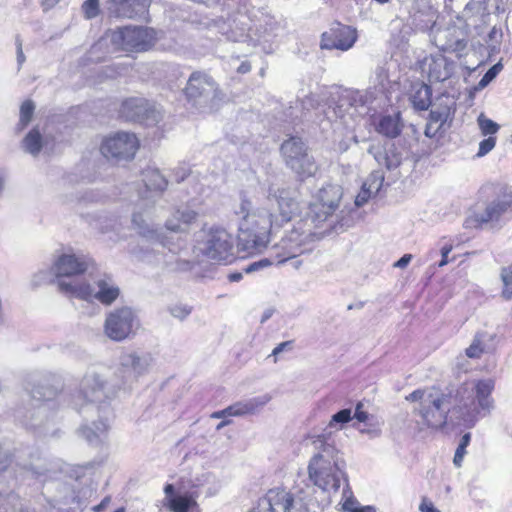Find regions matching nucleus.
Segmentation results:
<instances>
[{"label": "nucleus", "mask_w": 512, "mask_h": 512, "mask_svg": "<svg viewBox=\"0 0 512 512\" xmlns=\"http://www.w3.org/2000/svg\"><path fill=\"white\" fill-rule=\"evenodd\" d=\"M267 200L276 207L254 209L245 195L233 207L238 224V243L247 253L262 252L267 247L270 232L289 223L300 212V203L289 188L271 186Z\"/></svg>", "instance_id": "f257e3e1"}, {"label": "nucleus", "mask_w": 512, "mask_h": 512, "mask_svg": "<svg viewBox=\"0 0 512 512\" xmlns=\"http://www.w3.org/2000/svg\"><path fill=\"white\" fill-rule=\"evenodd\" d=\"M342 195V188L337 184H327L319 189L305 214L285 230L280 243L275 246L280 261L297 258L314 249L325 234L323 224L333 217Z\"/></svg>", "instance_id": "f03ea898"}, {"label": "nucleus", "mask_w": 512, "mask_h": 512, "mask_svg": "<svg viewBox=\"0 0 512 512\" xmlns=\"http://www.w3.org/2000/svg\"><path fill=\"white\" fill-rule=\"evenodd\" d=\"M108 398L107 382L105 378L95 372L89 371L82 378L79 390L72 395L71 405L79 413H97L99 421H93L91 425L84 424L78 429V435L91 445L100 444L107 435L109 429L106 414L108 406L104 404Z\"/></svg>", "instance_id": "7ed1b4c3"}, {"label": "nucleus", "mask_w": 512, "mask_h": 512, "mask_svg": "<svg viewBox=\"0 0 512 512\" xmlns=\"http://www.w3.org/2000/svg\"><path fill=\"white\" fill-rule=\"evenodd\" d=\"M333 98V105L324 110L325 118L331 123L342 124L347 130L352 131L357 117L376 113L388 105V99L383 86L370 87L366 90L351 88L340 89Z\"/></svg>", "instance_id": "20e7f679"}, {"label": "nucleus", "mask_w": 512, "mask_h": 512, "mask_svg": "<svg viewBox=\"0 0 512 512\" xmlns=\"http://www.w3.org/2000/svg\"><path fill=\"white\" fill-rule=\"evenodd\" d=\"M314 454L308 464L310 482L324 492H337L347 483L346 462L337 448L324 435L313 438Z\"/></svg>", "instance_id": "39448f33"}, {"label": "nucleus", "mask_w": 512, "mask_h": 512, "mask_svg": "<svg viewBox=\"0 0 512 512\" xmlns=\"http://www.w3.org/2000/svg\"><path fill=\"white\" fill-rule=\"evenodd\" d=\"M132 226L138 235L148 242L157 245V256L155 262L169 267L171 271L186 272L190 271L194 263L187 259L176 257L177 248L174 244H170L168 239L163 235L158 225L149 223L141 212H134L132 215Z\"/></svg>", "instance_id": "423d86ee"}, {"label": "nucleus", "mask_w": 512, "mask_h": 512, "mask_svg": "<svg viewBox=\"0 0 512 512\" xmlns=\"http://www.w3.org/2000/svg\"><path fill=\"white\" fill-rule=\"evenodd\" d=\"M32 381L33 383L38 382V385L33 386L29 391L35 403H32L29 407L19 409L17 418L27 428L39 429L47 420L51 401L57 396L60 383L54 376L39 378L38 375H33Z\"/></svg>", "instance_id": "0eeeda50"}, {"label": "nucleus", "mask_w": 512, "mask_h": 512, "mask_svg": "<svg viewBox=\"0 0 512 512\" xmlns=\"http://www.w3.org/2000/svg\"><path fill=\"white\" fill-rule=\"evenodd\" d=\"M409 100L416 110H427L432 106L429 123L425 132L427 136H430L431 130H434L435 133L443 128V126L451 120L455 111L456 102L452 96L447 94H442L437 101L432 104L431 89L422 82L412 84Z\"/></svg>", "instance_id": "6e6552de"}, {"label": "nucleus", "mask_w": 512, "mask_h": 512, "mask_svg": "<svg viewBox=\"0 0 512 512\" xmlns=\"http://www.w3.org/2000/svg\"><path fill=\"white\" fill-rule=\"evenodd\" d=\"M406 400L419 402L415 411L420 416L423 425L431 429H441L447 423L451 409V397L437 389H417L410 393Z\"/></svg>", "instance_id": "1a4fd4ad"}, {"label": "nucleus", "mask_w": 512, "mask_h": 512, "mask_svg": "<svg viewBox=\"0 0 512 512\" xmlns=\"http://www.w3.org/2000/svg\"><path fill=\"white\" fill-rule=\"evenodd\" d=\"M59 290L74 298L87 302L97 300L103 305H111L120 295V289L111 277L104 276L94 281L93 285L88 282L63 281L59 282Z\"/></svg>", "instance_id": "9d476101"}, {"label": "nucleus", "mask_w": 512, "mask_h": 512, "mask_svg": "<svg viewBox=\"0 0 512 512\" xmlns=\"http://www.w3.org/2000/svg\"><path fill=\"white\" fill-rule=\"evenodd\" d=\"M196 249L206 258L219 263H231L234 258L233 237L227 230L212 227L197 241Z\"/></svg>", "instance_id": "9b49d317"}, {"label": "nucleus", "mask_w": 512, "mask_h": 512, "mask_svg": "<svg viewBox=\"0 0 512 512\" xmlns=\"http://www.w3.org/2000/svg\"><path fill=\"white\" fill-rule=\"evenodd\" d=\"M281 153L286 165L304 180L316 174L318 166L307 152V146L299 137H290L281 145Z\"/></svg>", "instance_id": "f8f14e48"}, {"label": "nucleus", "mask_w": 512, "mask_h": 512, "mask_svg": "<svg viewBox=\"0 0 512 512\" xmlns=\"http://www.w3.org/2000/svg\"><path fill=\"white\" fill-rule=\"evenodd\" d=\"M140 327L137 313L128 306L115 308L105 318L104 334L112 341L122 342L133 336Z\"/></svg>", "instance_id": "ddd939ff"}, {"label": "nucleus", "mask_w": 512, "mask_h": 512, "mask_svg": "<svg viewBox=\"0 0 512 512\" xmlns=\"http://www.w3.org/2000/svg\"><path fill=\"white\" fill-rule=\"evenodd\" d=\"M155 39V31L147 27L126 26L110 34V41L116 48L131 52L148 50Z\"/></svg>", "instance_id": "4468645a"}, {"label": "nucleus", "mask_w": 512, "mask_h": 512, "mask_svg": "<svg viewBox=\"0 0 512 512\" xmlns=\"http://www.w3.org/2000/svg\"><path fill=\"white\" fill-rule=\"evenodd\" d=\"M119 113L127 121L145 125H154L162 118L160 108L142 97H132L123 101Z\"/></svg>", "instance_id": "2eb2a0df"}, {"label": "nucleus", "mask_w": 512, "mask_h": 512, "mask_svg": "<svg viewBox=\"0 0 512 512\" xmlns=\"http://www.w3.org/2000/svg\"><path fill=\"white\" fill-rule=\"evenodd\" d=\"M138 148L139 140L135 134L117 132L103 140L100 150L108 159L130 160L135 156Z\"/></svg>", "instance_id": "dca6fc26"}, {"label": "nucleus", "mask_w": 512, "mask_h": 512, "mask_svg": "<svg viewBox=\"0 0 512 512\" xmlns=\"http://www.w3.org/2000/svg\"><path fill=\"white\" fill-rule=\"evenodd\" d=\"M153 362V357L148 352L130 351L124 352L119 357L118 373L123 384L132 383L138 377L148 372Z\"/></svg>", "instance_id": "f3484780"}, {"label": "nucleus", "mask_w": 512, "mask_h": 512, "mask_svg": "<svg viewBox=\"0 0 512 512\" xmlns=\"http://www.w3.org/2000/svg\"><path fill=\"white\" fill-rule=\"evenodd\" d=\"M88 258L83 255L62 254L51 267V272L56 277L57 285L63 281L85 282V280L74 279L73 276L84 273L88 268Z\"/></svg>", "instance_id": "a211bd4d"}, {"label": "nucleus", "mask_w": 512, "mask_h": 512, "mask_svg": "<svg viewBox=\"0 0 512 512\" xmlns=\"http://www.w3.org/2000/svg\"><path fill=\"white\" fill-rule=\"evenodd\" d=\"M432 41L441 51L458 53L464 51L467 45L466 31L456 25L446 28H437L436 24L431 29Z\"/></svg>", "instance_id": "6ab92c4d"}, {"label": "nucleus", "mask_w": 512, "mask_h": 512, "mask_svg": "<svg viewBox=\"0 0 512 512\" xmlns=\"http://www.w3.org/2000/svg\"><path fill=\"white\" fill-rule=\"evenodd\" d=\"M217 87L213 79L205 73L194 72L185 88L187 99L195 106H202L216 95Z\"/></svg>", "instance_id": "aec40b11"}, {"label": "nucleus", "mask_w": 512, "mask_h": 512, "mask_svg": "<svg viewBox=\"0 0 512 512\" xmlns=\"http://www.w3.org/2000/svg\"><path fill=\"white\" fill-rule=\"evenodd\" d=\"M357 40V31L351 26L335 23L322 34L321 48L349 50Z\"/></svg>", "instance_id": "412c9836"}, {"label": "nucleus", "mask_w": 512, "mask_h": 512, "mask_svg": "<svg viewBox=\"0 0 512 512\" xmlns=\"http://www.w3.org/2000/svg\"><path fill=\"white\" fill-rule=\"evenodd\" d=\"M512 212V188H504L496 199L487 203L482 213V226L489 225L491 229L501 227V216Z\"/></svg>", "instance_id": "4be33fe9"}, {"label": "nucleus", "mask_w": 512, "mask_h": 512, "mask_svg": "<svg viewBox=\"0 0 512 512\" xmlns=\"http://www.w3.org/2000/svg\"><path fill=\"white\" fill-rule=\"evenodd\" d=\"M294 508V499L290 492L284 489H270L264 497L259 499L254 512H291Z\"/></svg>", "instance_id": "5701e85b"}, {"label": "nucleus", "mask_w": 512, "mask_h": 512, "mask_svg": "<svg viewBox=\"0 0 512 512\" xmlns=\"http://www.w3.org/2000/svg\"><path fill=\"white\" fill-rule=\"evenodd\" d=\"M247 21L248 18L245 15L239 14L237 17L228 18L227 20L223 18L215 20L213 25L228 40L241 42L248 39L253 40Z\"/></svg>", "instance_id": "b1692460"}, {"label": "nucleus", "mask_w": 512, "mask_h": 512, "mask_svg": "<svg viewBox=\"0 0 512 512\" xmlns=\"http://www.w3.org/2000/svg\"><path fill=\"white\" fill-rule=\"evenodd\" d=\"M453 63L442 54L426 57L422 70L427 73L430 82H443L453 73Z\"/></svg>", "instance_id": "393cba45"}, {"label": "nucleus", "mask_w": 512, "mask_h": 512, "mask_svg": "<svg viewBox=\"0 0 512 512\" xmlns=\"http://www.w3.org/2000/svg\"><path fill=\"white\" fill-rule=\"evenodd\" d=\"M147 0H110L109 13L118 18H135L145 15Z\"/></svg>", "instance_id": "a878e982"}, {"label": "nucleus", "mask_w": 512, "mask_h": 512, "mask_svg": "<svg viewBox=\"0 0 512 512\" xmlns=\"http://www.w3.org/2000/svg\"><path fill=\"white\" fill-rule=\"evenodd\" d=\"M269 394L259 395L246 400L238 401L228 406V415L232 417H240L259 412L266 404L271 401Z\"/></svg>", "instance_id": "bb28decb"}, {"label": "nucleus", "mask_w": 512, "mask_h": 512, "mask_svg": "<svg viewBox=\"0 0 512 512\" xmlns=\"http://www.w3.org/2000/svg\"><path fill=\"white\" fill-rule=\"evenodd\" d=\"M164 493L163 505L171 512H189L196 506V501L192 496L176 494L173 484H167L164 487Z\"/></svg>", "instance_id": "cd10ccee"}, {"label": "nucleus", "mask_w": 512, "mask_h": 512, "mask_svg": "<svg viewBox=\"0 0 512 512\" xmlns=\"http://www.w3.org/2000/svg\"><path fill=\"white\" fill-rule=\"evenodd\" d=\"M142 180L146 187L145 195H141V201H148L166 189L167 180L156 168L148 167L142 173Z\"/></svg>", "instance_id": "c85d7f7f"}, {"label": "nucleus", "mask_w": 512, "mask_h": 512, "mask_svg": "<svg viewBox=\"0 0 512 512\" xmlns=\"http://www.w3.org/2000/svg\"><path fill=\"white\" fill-rule=\"evenodd\" d=\"M368 153L373 156L380 166H385L388 170L397 168L402 161L401 154L396 152L392 146L387 149L380 143L371 144Z\"/></svg>", "instance_id": "c756f323"}, {"label": "nucleus", "mask_w": 512, "mask_h": 512, "mask_svg": "<svg viewBox=\"0 0 512 512\" xmlns=\"http://www.w3.org/2000/svg\"><path fill=\"white\" fill-rule=\"evenodd\" d=\"M372 124L375 130L388 138L397 137L402 129L399 114L394 115H371Z\"/></svg>", "instance_id": "7c9ffc66"}, {"label": "nucleus", "mask_w": 512, "mask_h": 512, "mask_svg": "<svg viewBox=\"0 0 512 512\" xmlns=\"http://www.w3.org/2000/svg\"><path fill=\"white\" fill-rule=\"evenodd\" d=\"M460 60V64L463 68V77L466 82H469V77L476 73L480 67V53L474 47H465L464 51H460L457 54Z\"/></svg>", "instance_id": "2f4dec72"}, {"label": "nucleus", "mask_w": 512, "mask_h": 512, "mask_svg": "<svg viewBox=\"0 0 512 512\" xmlns=\"http://www.w3.org/2000/svg\"><path fill=\"white\" fill-rule=\"evenodd\" d=\"M500 130V125L493 120L484 117L482 114V156L491 152L495 146L496 134Z\"/></svg>", "instance_id": "473e14b6"}, {"label": "nucleus", "mask_w": 512, "mask_h": 512, "mask_svg": "<svg viewBox=\"0 0 512 512\" xmlns=\"http://www.w3.org/2000/svg\"><path fill=\"white\" fill-rule=\"evenodd\" d=\"M480 358V339L475 335L472 344L465 350V355H461L457 360V368L464 373L471 369L470 361Z\"/></svg>", "instance_id": "72a5a7b5"}, {"label": "nucleus", "mask_w": 512, "mask_h": 512, "mask_svg": "<svg viewBox=\"0 0 512 512\" xmlns=\"http://www.w3.org/2000/svg\"><path fill=\"white\" fill-rule=\"evenodd\" d=\"M46 145L47 143L37 129H32L23 139L24 150L33 156L38 155Z\"/></svg>", "instance_id": "f704fd0d"}, {"label": "nucleus", "mask_w": 512, "mask_h": 512, "mask_svg": "<svg viewBox=\"0 0 512 512\" xmlns=\"http://www.w3.org/2000/svg\"><path fill=\"white\" fill-rule=\"evenodd\" d=\"M280 243V240L275 243L271 248H270V258H265V259H261L259 261H255L249 265H247L245 268H244V271L246 273H252V272H255V271H258L262 268H265V267H268L270 265H272L273 263H276V264H282L288 260H290L291 258H287L283 261H280L279 258L277 257L276 255V252L274 251L275 249V246L278 245Z\"/></svg>", "instance_id": "c9c22d12"}, {"label": "nucleus", "mask_w": 512, "mask_h": 512, "mask_svg": "<svg viewBox=\"0 0 512 512\" xmlns=\"http://www.w3.org/2000/svg\"><path fill=\"white\" fill-rule=\"evenodd\" d=\"M470 390L466 400L463 403L465 408L474 405L476 401H480V380H474L471 383H465L464 387L458 392L459 396L464 399V394Z\"/></svg>", "instance_id": "e433bc0d"}, {"label": "nucleus", "mask_w": 512, "mask_h": 512, "mask_svg": "<svg viewBox=\"0 0 512 512\" xmlns=\"http://www.w3.org/2000/svg\"><path fill=\"white\" fill-rule=\"evenodd\" d=\"M352 419V408H344L332 415L328 423V427L335 430H341L344 425L349 423Z\"/></svg>", "instance_id": "4c0bfd02"}, {"label": "nucleus", "mask_w": 512, "mask_h": 512, "mask_svg": "<svg viewBox=\"0 0 512 512\" xmlns=\"http://www.w3.org/2000/svg\"><path fill=\"white\" fill-rule=\"evenodd\" d=\"M341 506L340 510L344 512H357L361 507L359 502L352 496V493L348 487V482L345 483V487L342 492V500L339 502Z\"/></svg>", "instance_id": "58836bf2"}, {"label": "nucleus", "mask_w": 512, "mask_h": 512, "mask_svg": "<svg viewBox=\"0 0 512 512\" xmlns=\"http://www.w3.org/2000/svg\"><path fill=\"white\" fill-rule=\"evenodd\" d=\"M364 427L360 428L354 424V427L361 433L367 435L369 438H377L382 434V425L383 422L378 420L377 418H373L366 423H363Z\"/></svg>", "instance_id": "ea45409f"}, {"label": "nucleus", "mask_w": 512, "mask_h": 512, "mask_svg": "<svg viewBox=\"0 0 512 512\" xmlns=\"http://www.w3.org/2000/svg\"><path fill=\"white\" fill-rule=\"evenodd\" d=\"M383 182H384L383 172L381 170H375L369 175V177L363 183V186H365L368 190H370V193H373L375 196L380 191V189L383 185Z\"/></svg>", "instance_id": "a19ab883"}, {"label": "nucleus", "mask_w": 512, "mask_h": 512, "mask_svg": "<svg viewBox=\"0 0 512 512\" xmlns=\"http://www.w3.org/2000/svg\"><path fill=\"white\" fill-rule=\"evenodd\" d=\"M500 277L503 283L501 295L504 299L510 300L512 298V265L503 267Z\"/></svg>", "instance_id": "79ce46f5"}, {"label": "nucleus", "mask_w": 512, "mask_h": 512, "mask_svg": "<svg viewBox=\"0 0 512 512\" xmlns=\"http://www.w3.org/2000/svg\"><path fill=\"white\" fill-rule=\"evenodd\" d=\"M499 343V335L496 330L482 333V353H492Z\"/></svg>", "instance_id": "37998d69"}, {"label": "nucleus", "mask_w": 512, "mask_h": 512, "mask_svg": "<svg viewBox=\"0 0 512 512\" xmlns=\"http://www.w3.org/2000/svg\"><path fill=\"white\" fill-rule=\"evenodd\" d=\"M35 110V106L32 101L26 100L22 103L20 107V119L18 124V129H24L28 123L31 121L33 113Z\"/></svg>", "instance_id": "c03bdc74"}, {"label": "nucleus", "mask_w": 512, "mask_h": 512, "mask_svg": "<svg viewBox=\"0 0 512 512\" xmlns=\"http://www.w3.org/2000/svg\"><path fill=\"white\" fill-rule=\"evenodd\" d=\"M502 39V31L493 27L488 35L487 46L489 49V54H495L499 52L500 43Z\"/></svg>", "instance_id": "a18cd8bd"}, {"label": "nucleus", "mask_w": 512, "mask_h": 512, "mask_svg": "<svg viewBox=\"0 0 512 512\" xmlns=\"http://www.w3.org/2000/svg\"><path fill=\"white\" fill-rule=\"evenodd\" d=\"M170 314L179 319L184 320L186 319L192 312V308L186 304H174L169 307Z\"/></svg>", "instance_id": "49530a36"}, {"label": "nucleus", "mask_w": 512, "mask_h": 512, "mask_svg": "<svg viewBox=\"0 0 512 512\" xmlns=\"http://www.w3.org/2000/svg\"><path fill=\"white\" fill-rule=\"evenodd\" d=\"M107 46V39L101 38L97 41L88 52V60L92 62H98L103 59L102 56L99 55L100 52Z\"/></svg>", "instance_id": "de8ad7c7"}, {"label": "nucleus", "mask_w": 512, "mask_h": 512, "mask_svg": "<svg viewBox=\"0 0 512 512\" xmlns=\"http://www.w3.org/2000/svg\"><path fill=\"white\" fill-rule=\"evenodd\" d=\"M502 70L503 64L500 60L496 64H494L490 69H488V71L482 76V88L490 84Z\"/></svg>", "instance_id": "09e8293b"}, {"label": "nucleus", "mask_w": 512, "mask_h": 512, "mask_svg": "<svg viewBox=\"0 0 512 512\" xmlns=\"http://www.w3.org/2000/svg\"><path fill=\"white\" fill-rule=\"evenodd\" d=\"M82 10L87 19L95 18L99 14V0H86Z\"/></svg>", "instance_id": "8fccbe9b"}, {"label": "nucleus", "mask_w": 512, "mask_h": 512, "mask_svg": "<svg viewBox=\"0 0 512 512\" xmlns=\"http://www.w3.org/2000/svg\"><path fill=\"white\" fill-rule=\"evenodd\" d=\"M174 217L182 224L188 225L196 220L197 213L189 208H184L177 210Z\"/></svg>", "instance_id": "3c124183"}, {"label": "nucleus", "mask_w": 512, "mask_h": 512, "mask_svg": "<svg viewBox=\"0 0 512 512\" xmlns=\"http://www.w3.org/2000/svg\"><path fill=\"white\" fill-rule=\"evenodd\" d=\"M373 196L374 194L370 193V190H368L365 186L362 185L360 192L355 198V205L361 207L365 203H367V201Z\"/></svg>", "instance_id": "603ef678"}, {"label": "nucleus", "mask_w": 512, "mask_h": 512, "mask_svg": "<svg viewBox=\"0 0 512 512\" xmlns=\"http://www.w3.org/2000/svg\"><path fill=\"white\" fill-rule=\"evenodd\" d=\"M126 68L122 65H111L105 68V78H114L123 75Z\"/></svg>", "instance_id": "864d4df0"}, {"label": "nucleus", "mask_w": 512, "mask_h": 512, "mask_svg": "<svg viewBox=\"0 0 512 512\" xmlns=\"http://www.w3.org/2000/svg\"><path fill=\"white\" fill-rule=\"evenodd\" d=\"M494 408V400L487 396H482V416H484L486 413H490V411Z\"/></svg>", "instance_id": "5fc2aeb1"}, {"label": "nucleus", "mask_w": 512, "mask_h": 512, "mask_svg": "<svg viewBox=\"0 0 512 512\" xmlns=\"http://www.w3.org/2000/svg\"><path fill=\"white\" fill-rule=\"evenodd\" d=\"M452 245L446 244L441 248V261L438 263V267H443L448 264V255L452 251Z\"/></svg>", "instance_id": "6e6d98bb"}, {"label": "nucleus", "mask_w": 512, "mask_h": 512, "mask_svg": "<svg viewBox=\"0 0 512 512\" xmlns=\"http://www.w3.org/2000/svg\"><path fill=\"white\" fill-rule=\"evenodd\" d=\"M190 175V170L187 167H179L174 172V177L177 182L184 181Z\"/></svg>", "instance_id": "4d7b16f0"}, {"label": "nucleus", "mask_w": 512, "mask_h": 512, "mask_svg": "<svg viewBox=\"0 0 512 512\" xmlns=\"http://www.w3.org/2000/svg\"><path fill=\"white\" fill-rule=\"evenodd\" d=\"M166 229L172 232H180L182 231L181 221L177 220L175 217L172 219H168L165 223Z\"/></svg>", "instance_id": "13d9d810"}, {"label": "nucleus", "mask_w": 512, "mask_h": 512, "mask_svg": "<svg viewBox=\"0 0 512 512\" xmlns=\"http://www.w3.org/2000/svg\"><path fill=\"white\" fill-rule=\"evenodd\" d=\"M465 454H466V449L458 446L455 451L454 458H453V463L456 467H461Z\"/></svg>", "instance_id": "bf43d9fd"}, {"label": "nucleus", "mask_w": 512, "mask_h": 512, "mask_svg": "<svg viewBox=\"0 0 512 512\" xmlns=\"http://www.w3.org/2000/svg\"><path fill=\"white\" fill-rule=\"evenodd\" d=\"M292 341H285L280 344H278L273 350L270 356L275 357L274 362H276V356H278L280 353H282L287 348H291Z\"/></svg>", "instance_id": "052dcab7"}, {"label": "nucleus", "mask_w": 512, "mask_h": 512, "mask_svg": "<svg viewBox=\"0 0 512 512\" xmlns=\"http://www.w3.org/2000/svg\"><path fill=\"white\" fill-rule=\"evenodd\" d=\"M16 48H17V63L20 66L25 62L26 58L22 49V41L19 37L16 38Z\"/></svg>", "instance_id": "680f3d73"}, {"label": "nucleus", "mask_w": 512, "mask_h": 512, "mask_svg": "<svg viewBox=\"0 0 512 512\" xmlns=\"http://www.w3.org/2000/svg\"><path fill=\"white\" fill-rule=\"evenodd\" d=\"M353 419H356L359 423H366L370 420H373L374 416L370 415L367 411H363L360 413H353Z\"/></svg>", "instance_id": "e2e57ef3"}, {"label": "nucleus", "mask_w": 512, "mask_h": 512, "mask_svg": "<svg viewBox=\"0 0 512 512\" xmlns=\"http://www.w3.org/2000/svg\"><path fill=\"white\" fill-rule=\"evenodd\" d=\"M419 510L421 512H441L440 510L435 508V506L433 505L432 502L427 501V500L422 501V503L419 506Z\"/></svg>", "instance_id": "0e129e2a"}, {"label": "nucleus", "mask_w": 512, "mask_h": 512, "mask_svg": "<svg viewBox=\"0 0 512 512\" xmlns=\"http://www.w3.org/2000/svg\"><path fill=\"white\" fill-rule=\"evenodd\" d=\"M411 259V254H404L397 262H395L394 267L405 268L410 263Z\"/></svg>", "instance_id": "69168bd1"}, {"label": "nucleus", "mask_w": 512, "mask_h": 512, "mask_svg": "<svg viewBox=\"0 0 512 512\" xmlns=\"http://www.w3.org/2000/svg\"><path fill=\"white\" fill-rule=\"evenodd\" d=\"M494 388V381L489 379L487 381H482V396L491 393Z\"/></svg>", "instance_id": "338daca9"}, {"label": "nucleus", "mask_w": 512, "mask_h": 512, "mask_svg": "<svg viewBox=\"0 0 512 512\" xmlns=\"http://www.w3.org/2000/svg\"><path fill=\"white\" fill-rule=\"evenodd\" d=\"M60 0H40V4L44 11L53 8Z\"/></svg>", "instance_id": "774afa93"}]
</instances>
